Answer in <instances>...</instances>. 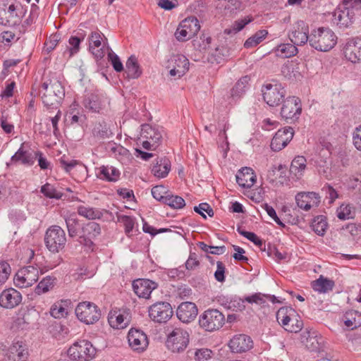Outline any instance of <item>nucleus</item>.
Wrapping results in <instances>:
<instances>
[{"label": "nucleus", "mask_w": 361, "mask_h": 361, "mask_svg": "<svg viewBox=\"0 0 361 361\" xmlns=\"http://www.w3.org/2000/svg\"><path fill=\"white\" fill-rule=\"evenodd\" d=\"M190 341L187 330L176 327L167 336L166 345L173 353H181L185 350Z\"/></svg>", "instance_id": "7"}, {"label": "nucleus", "mask_w": 361, "mask_h": 361, "mask_svg": "<svg viewBox=\"0 0 361 361\" xmlns=\"http://www.w3.org/2000/svg\"><path fill=\"white\" fill-rule=\"evenodd\" d=\"M224 323L225 316L216 309H208L199 317L200 327L209 332L220 329Z\"/></svg>", "instance_id": "8"}, {"label": "nucleus", "mask_w": 361, "mask_h": 361, "mask_svg": "<svg viewBox=\"0 0 361 361\" xmlns=\"http://www.w3.org/2000/svg\"><path fill=\"white\" fill-rule=\"evenodd\" d=\"M293 135L294 130L291 127L279 129L271 140L270 145L271 149L275 152L281 150L290 142Z\"/></svg>", "instance_id": "17"}, {"label": "nucleus", "mask_w": 361, "mask_h": 361, "mask_svg": "<svg viewBox=\"0 0 361 361\" xmlns=\"http://www.w3.org/2000/svg\"><path fill=\"white\" fill-rule=\"evenodd\" d=\"M85 35L83 33H78V36H72L70 37L68 42L71 45L70 53L71 56L78 53L80 49V44L83 41Z\"/></svg>", "instance_id": "53"}, {"label": "nucleus", "mask_w": 361, "mask_h": 361, "mask_svg": "<svg viewBox=\"0 0 361 361\" xmlns=\"http://www.w3.org/2000/svg\"><path fill=\"white\" fill-rule=\"evenodd\" d=\"M39 279V271L35 266H27L20 269L14 277V283L19 288L32 286Z\"/></svg>", "instance_id": "12"}, {"label": "nucleus", "mask_w": 361, "mask_h": 361, "mask_svg": "<svg viewBox=\"0 0 361 361\" xmlns=\"http://www.w3.org/2000/svg\"><path fill=\"white\" fill-rule=\"evenodd\" d=\"M128 341L130 348L137 352L144 351L149 344L147 335L137 329H131L129 331Z\"/></svg>", "instance_id": "18"}, {"label": "nucleus", "mask_w": 361, "mask_h": 361, "mask_svg": "<svg viewBox=\"0 0 361 361\" xmlns=\"http://www.w3.org/2000/svg\"><path fill=\"white\" fill-rule=\"evenodd\" d=\"M327 223L324 216H320L315 218L312 224V230L319 235H324L327 229Z\"/></svg>", "instance_id": "50"}, {"label": "nucleus", "mask_w": 361, "mask_h": 361, "mask_svg": "<svg viewBox=\"0 0 361 361\" xmlns=\"http://www.w3.org/2000/svg\"><path fill=\"white\" fill-rule=\"evenodd\" d=\"M85 109L92 112H99L102 109V102L101 97L96 94H87L83 102Z\"/></svg>", "instance_id": "38"}, {"label": "nucleus", "mask_w": 361, "mask_h": 361, "mask_svg": "<svg viewBox=\"0 0 361 361\" xmlns=\"http://www.w3.org/2000/svg\"><path fill=\"white\" fill-rule=\"evenodd\" d=\"M108 59L116 72L120 73L124 70L123 63L121 61L118 56L111 49H110L108 53Z\"/></svg>", "instance_id": "57"}, {"label": "nucleus", "mask_w": 361, "mask_h": 361, "mask_svg": "<svg viewBox=\"0 0 361 361\" xmlns=\"http://www.w3.org/2000/svg\"><path fill=\"white\" fill-rule=\"evenodd\" d=\"M237 231L241 235L246 238L247 239L255 243L256 245H258L261 249H262L263 245L265 247L264 243H263L262 240L255 233L252 232L246 231L245 230L241 229L240 228H238Z\"/></svg>", "instance_id": "55"}, {"label": "nucleus", "mask_w": 361, "mask_h": 361, "mask_svg": "<svg viewBox=\"0 0 361 361\" xmlns=\"http://www.w3.org/2000/svg\"><path fill=\"white\" fill-rule=\"evenodd\" d=\"M262 92L264 102L270 106H278L286 94L282 85L277 82L264 85Z\"/></svg>", "instance_id": "11"}, {"label": "nucleus", "mask_w": 361, "mask_h": 361, "mask_svg": "<svg viewBox=\"0 0 361 361\" xmlns=\"http://www.w3.org/2000/svg\"><path fill=\"white\" fill-rule=\"evenodd\" d=\"M343 54L352 63L361 61V37L350 39L343 47Z\"/></svg>", "instance_id": "20"}, {"label": "nucleus", "mask_w": 361, "mask_h": 361, "mask_svg": "<svg viewBox=\"0 0 361 361\" xmlns=\"http://www.w3.org/2000/svg\"><path fill=\"white\" fill-rule=\"evenodd\" d=\"M118 221L123 224L125 227V232L127 235H129L133 231L134 228V219L127 215H121L118 216Z\"/></svg>", "instance_id": "59"}, {"label": "nucleus", "mask_w": 361, "mask_h": 361, "mask_svg": "<svg viewBox=\"0 0 361 361\" xmlns=\"http://www.w3.org/2000/svg\"><path fill=\"white\" fill-rule=\"evenodd\" d=\"M276 319L287 331L297 333L302 329V321L290 307H281L276 312Z\"/></svg>", "instance_id": "3"}, {"label": "nucleus", "mask_w": 361, "mask_h": 361, "mask_svg": "<svg viewBox=\"0 0 361 361\" xmlns=\"http://www.w3.org/2000/svg\"><path fill=\"white\" fill-rule=\"evenodd\" d=\"M306 159L303 156H298L293 159L291 162L290 171L297 178L302 176L306 169Z\"/></svg>", "instance_id": "40"}, {"label": "nucleus", "mask_w": 361, "mask_h": 361, "mask_svg": "<svg viewBox=\"0 0 361 361\" xmlns=\"http://www.w3.org/2000/svg\"><path fill=\"white\" fill-rule=\"evenodd\" d=\"M171 170V161L166 157H161L156 159V162L152 169V173L157 178H165Z\"/></svg>", "instance_id": "33"}, {"label": "nucleus", "mask_w": 361, "mask_h": 361, "mask_svg": "<svg viewBox=\"0 0 361 361\" xmlns=\"http://www.w3.org/2000/svg\"><path fill=\"white\" fill-rule=\"evenodd\" d=\"M169 194V191L163 185H156L152 189V195L154 199L161 202H164L165 197Z\"/></svg>", "instance_id": "56"}, {"label": "nucleus", "mask_w": 361, "mask_h": 361, "mask_svg": "<svg viewBox=\"0 0 361 361\" xmlns=\"http://www.w3.org/2000/svg\"><path fill=\"white\" fill-rule=\"evenodd\" d=\"M180 24L192 37H194L200 29L199 20L194 16L186 18L180 22Z\"/></svg>", "instance_id": "44"}, {"label": "nucleus", "mask_w": 361, "mask_h": 361, "mask_svg": "<svg viewBox=\"0 0 361 361\" xmlns=\"http://www.w3.org/2000/svg\"><path fill=\"white\" fill-rule=\"evenodd\" d=\"M241 300L243 302H247L250 304L255 303L262 307L267 306V302L269 301L272 302L273 304L280 302V301L277 299L276 296L271 295L262 294L261 293H256L252 294V295L245 296Z\"/></svg>", "instance_id": "31"}, {"label": "nucleus", "mask_w": 361, "mask_h": 361, "mask_svg": "<svg viewBox=\"0 0 361 361\" xmlns=\"http://www.w3.org/2000/svg\"><path fill=\"white\" fill-rule=\"evenodd\" d=\"M197 307L191 302H184L179 305L176 310L178 318L183 323L193 321L197 315Z\"/></svg>", "instance_id": "26"}, {"label": "nucleus", "mask_w": 361, "mask_h": 361, "mask_svg": "<svg viewBox=\"0 0 361 361\" xmlns=\"http://www.w3.org/2000/svg\"><path fill=\"white\" fill-rule=\"evenodd\" d=\"M28 350L22 343H14L9 349L8 361H28Z\"/></svg>", "instance_id": "32"}, {"label": "nucleus", "mask_w": 361, "mask_h": 361, "mask_svg": "<svg viewBox=\"0 0 361 361\" xmlns=\"http://www.w3.org/2000/svg\"><path fill=\"white\" fill-rule=\"evenodd\" d=\"M282 75L288 79H298L300 77V73L298 67L293 63L285 64L281 67Z\"/></svg>", "instance_id": "48"}, {"label": "nucleus", "mask_w": 361, "mask_h": 361, "mask_svg": "<svg viewBox=\"0 0 361 361\" xmlns=\"http://www.w3.org/2000/svg\"><path fill=\"white\" fill-rule=\"evenodd\" d=\"M295 202L298 207L309 211L312 207L319 205L320 196L314 192H301L296 195Z\"/></svg>", "instance_id": "21"}, {"label": "nucleus", "mask_w": 361, "mask_h": 361, "mask_svg": "<svg viewBox=\"0 0 361 361\" xmlns=\"http://www.w3.org/2000/svg\"><path fill=\"white\" fill-rule=\"evenodd\" d=\"M120 171L114 166H102L99 168L98 177L109 182H116L118 180Z\"/></svg>", "instance_id": "36"}, {"label": "nucleus", "mask_w": 361, "mask_h": 361, "mask_svg": "<svg viewBox=\"0 0 361 361\" xmlns=\"http://www.w3.org/2000/svg\"><path fill=\"white\" fill-rule=\"evenodd\" d=\"M302 342L312 352H318L323 348L324 338L315 330L310 329L302 335Z\"/></svg>", "instance_id": "19"}, {"label": "nucleus", "mask_w": 361, "mask_h": 361, "mask_svg": "<svg viewBox=\"0 0 361 361\" xmlns=\"http://www.w3.org/2000/svg\"><path fill=\"white\" fill-rule=\"evenodd\" d=\"M39 93L42 94V102L47 109H57L65 97L64 87L57 80L44 82Z\"/></svg>", "instance_id": "1"}, {"label": "nucleus", "mask_w": 361, "mask_h": 361, "mask_svg": "<svg viewBox=\"0 0 361 361\" xmlns=\"http://www.w3.org/2000/svg\"><path fill=\"white\" fill-rule=\"evenodd\" d=\"M173 315V310L167 302H156L149 308V316L154 322L162 323L167 322Z\"/></svg>", "instance_id": "14"}, {"label": "nucleus", "mask_w": 361, "mask_h": 361, "mask_svg": "<svg viewBox=\"0 0 361 361\" xmlns=\"http://www.w3.org/2000/svg\"><path fill=\"white\" fill-rule=\"evenodd\" d=\"M22 8L20 3L14 0H2L0 1V24L2 25L19 23L22 16L19 10Z\"/></svg>", "instance_id": "6"}, {"label": "nucleus", "mask_w": 361, "mask_h": 361, "mask_svg": "<svg viewBox=\"0 0 361 361\" xmlns=\"http://www.w3.org/2000/svg\"><path fill=\"white\" fill-rule=\"evenodd\" d=\"M94 136L99 138H107L111 135V132L106 124L99 123L93 129Z\"/></svg>", "instance_id": "58"}, {"label": "nucleus", "mask_w": 361, "mask_h": 361, "mask_svg": "<svg viewBox=\"0 0 361 361\" xmlns=\"http://www.w3.org/2000/svg\"><path fill=\"white\" fill-rule=\"evenodd\" d=\"M109 151L114 154L115 157H126L129 154V151L126 148L116 143L109 145Z\"/></svg>", "instance_id": "62"}, {"label": "nucleus", "mask_w": 361, "mask_h": 361, "mask_svg": "<svg viewBox=\"0 0 361 361\" xmlns=\"http://www.w3.org/2000/svg\"><path fill=\"white\" fill-rule=\"evenodd\" d=\"M336 213L339 219L347 220L353 219L355 215V208L350 204H342L337 209Z\"/></svg>", "instance_id": "45"}, {"label": "nucleus", "mask_w": 361, "mask_h": 361, "mask_svg": "<svg viewBox=\"0 0 361 361\" xmlns=\"http://www.w3.org/2000/svg\"><path fill=\"white\" fill-rule=\"evenodd\" d=\"M66 241V233L59 226L54 225L47 228L44 235V243L51 252L56 253L62 250Z\"/></svg>", "instance_id": "5"}, {"label": "nucleus", "mask_w": 361, "mask_h": 361, "mask_svg": "<svg viewBox=\"0 0 361 361\" xmlns=\"http://www.w3.org/2000/svg\"><path fill=\"white\" fill-rule=\"evenodd\" d=\"M301 112L302 105L298 97H288L283 102L281 115L287 121L298 120Z\"/></svg>", "instance_id": "13"}, {"label": "nucleus", "mask_w": 361, "mask_h": 361, "mask_svg": "<svg viewBox=\"0 0 361 361\" xmlns=\"http://www.w3.org/2000/svg\"><path fill=\"white\" fill-rule=\"evenodd\" d=\"M126 72L129 78L137 79L142 74V70L138 64L137 58L132 55L126 63Z\"/></svg>", "instance_id": "35"}, {"label": "nucleus", "mask_w": 361, "mask_h": 361, "mask_svg": "<svg viewBox=\"0 0 361 361\" xmlns=\"http://www.w3.org/2000/svg\"><path fill=\"white\" fill-rule=\"evenodd\" d=\"M82 233L94 238L101 233V228L99 224L91 221L83 226Z\"/></svg>", "instance_id": "51"}, {"label": "nucleus", "mask_w": 361, "mask_h": 361, "mask_svg": "<svg viewBox=\"0 0 361 361\" xmlns=\"http://www.w3.org/2000/svg\"><path fill=\"white\" fill-rule=\"evenodd\" d=\"M249 81L250 78L248 76H244L238 80L235 86L231 90V97L233 99L241 97L245 94L248 87Z\"/></svg>", "instance_id": "42"}, {"label": "nucleus", "mask_w": 361, "mask_h": 361, "mask_svg": "<svg viewBox=\"0 0 361 361\" xmlns=\"http://www.w3.org/2000/svg\"><path fill=\"white\" fill-rule=\"evenodd\" d=\"M175 37L179 42H185L192 37L180 23L176 29Z\"/></svg>", "instance_id": "63"}, {"label": "nucleus", "mask_w": 361, "mask_h": 361, "mask_svg": "<svg viewBox=\"0 0 361 361\" xmlns=\"http://www.w3.org/2000/svg\"><path fill=\"white\" fill-rule=\"evenodd\" d=\"M334 281L333 280L324 278L320 276L319 278L312 283V288L319 293H327L334 287Z\"/></svg>", "instance_id": "37"}, {"label": "nucleus", "mask_w": 361, "mask_h": 361, "mask_svg": "<svg viewBox=\"0 0 361 361\" xmlns=\"http://www.w3.org/2000/svg\"><path fill=\"white\" fill-rule=\"evenodd\" d=\"M337 42V37L329 28L319 27L314 30L310 34V44L316 50L328 51L331 50Z\"/></svg>", "instance_id": "2"}, {"label": "nucleus", "mask_w": 361, "mask_h": 361, "mask_svg": "<svg viewBox=\"0 0 361 361\" xmlns=\"http://www.w3.org/2000/svg\"><path fill=\"white\" fill-rule=\"evenodd\" d=\"M59 40H60V37L59 35L55 34V35H51L49 37V39H47L46 41V42L44 43V51L49 54V52L53 51L55 49V47H56Z\"/></svg>", "instance_id": "61"}, {"label": "nucleus", "mask_w": 361, "mask_h": 361, "mask_svg": "<svg viewBox=\"0 0 361 361\" xmlns=\"http://www.w3.org/2000/svg\"><path fill=\"white\" fill-rule=\"evenodd\" d=\"M164 203L176 209H182L185 205L183 198L178 195H173L169 193L165 197Z\"/></svg>", "instance_id": "49"}, {"label": "nucleus", "mask_w": 361, "mask_h": 361, "mask_svg": "<svg viewBox=\"0 0 361 361\" xmlns=\"http://www.w3.org/2000/svg\"><path fill=\"white\" fill-rule=\"evenodd\" d=\"M133 289L139 298H149L157 284L149 279H138L133 282Z\"/></svg>", "instance_id": "27"}, {"label": "nucleus", "mask_w": 361, "mask_h": 361, "mask_svg": "<svg viewBox=\"0 0 361 361\" xmlns=\"http://www.w3.org/2000/svg\"><path fill=\"white\" fill-rule=\"evenodd\" d=\"M164 130L161 128L149 124L142 126L140 141L147 150L154 151L161 145Z\"/></svg>", "instance_id": "4"}, {"label": "nucleus", "mask_w": 361, "mask_h": 361, "mask_svg": "<svg viewBox=\"0 0 361 361\" xmlns=\"http://www.w3.org/2000/svg\"><path fill=\"white\" fill-rule=\"evenodd\" d=\"M96 349L87 340L75 342L68 350V355L76 361H90L94 357Z\"/></svg>", "instance_id": "9"}, {"label": "nucleus", "mask_w": 361, "mask_h": 361, "mask_svg": "<svg viewBox=\"0 0 361 361\" xmlns=\"http://www.w3.org/2000/svg\"><path fill=\"white\" fill-rule=\"evenodd\" d=\"M75 312L78 319L86 324L96 323L102 315L100 309L94 303L88 301L78 303Z\"/></svg>", "instance_id": "10"}, {"label": "nucleus", "mask_w": 361, "mask_h": 361, "mask_svg": "<svg viewBox=\"0 0 361 361\" xmlns=\"http://www.w3.org/2000/svg\"><path fill=\"white\" fill-rule=\"evenodd\" d=\"M268 31L267 30H259L254 35L250 37L244 43V47L246 49H251L257 46L261 43L267 36Z\"/></svg>", "instance_id": "43"}, {"label": "nucleus", "mask_w": 361, "mask_h": 361, "mask_svg": "<svg viewBox=\"0 0 361 361\" xmlns=\"http://www.w3.org/2000/svg\"><path fill=\"white\" fill-rule=\"evenodd\" d=\"M353 11L344 6L343 9L338 8L334 12L331 20L340 28H345L353 23Z\"/></svg>", "instance_id": "25"}, {"label": "nucleus", "mask_w": 361, "mask_h": 361, "mask_svg": "<svg viewBox=\"0 0 361 361\" xmlns=\"http://www.w3.org/2000/svg\"><path fill=\"white\" fill-rule=\"evenodd\" d=\"M65 222L68 230V235L71 238L75 237L78 233V219L72 216L65 217Z\"/></svg>", "instance_id": "54"}, {"label": "nucleus", "mask_w": 361, "mask_h": 361, "mask_svg": "<svg viewBox=\"0 0 361 361\" xmlns=\"http://www.w3.org/2000/svg\"><path fill=\"white\" fill-rule=\"evenodd\" d=\"M289 39L295 45L302 46L310 42L309 27L302 20L298 21L288 35Z\"/></svg>", "instance_id": "16"}, {"label": "nucleus", "mask_w": 361, "mask_h": 361, "mask_svg": "<svg viewBox=\"0 0 361 361\" xmlns=\"http://www.w3.org/2000/svg\"><path fill=\"white\" fill-rule=\"evenodd\" d=\"M228 346L231 352L242 353L252 348V340L245 334H237L230 340Z\"/></svg>", "instance_id": "24"}, {"label": "nucleus", "mask_w": 361, "mask_h": 361, "mask_svg": "<svg viewBox=\"0 0 361 361\" xmlns=\"http://www.w3.org/2000/svg\"><path fill=\"white\" fill-rule=\"evenodd\" d=\"M108 321L114 329H124L130 323V317L128 313L115 310L109 314Z\"/></svg>", "instance_id": "30"}, {"label": "nucleus", "mask_w": 361, "mask_h": 361, "mask_svg": "<svg viewBox=\"0 0 361 361\" xmlns=\"http://www.w3.org/2000/svg\"><path fill=\"white\" fill-rule=\"evenodd\" d=\"M238 184L243 188H250L256 182V175L250 168H243L236 175Z\"/></svg>", "instance_id": "29"}, {"label": "nucleus", "mask_w": 361, "mask_h": 361, "mask_svg": "<svg viewBox=\"0 0 361 361\" xmlns=\"http://www.w3.org/2000/svg\"><path fill=\"white\" fill-rule=\"evenodd\" d=\"M22 301V295L17 290L11 288L3 290L0 294V306L12 309L18 306Z\"/></svg>", "instance_id": "23"}, {"label": "nucleus", "mask_w": 361, "mask_h": 361, "mask_svg": "<svg viewBox=\"0 0 361 361\" xmlns=\"http://www.w3.org/2000/svg\"><path fill=\"white\" fill-rule=\"evenodd\" d=\"M102 37L104 35L100 31L92 32L89 37L90 49L97 60L102 59L105 55L104 47L107 44V39L103 42L102 46Z\"/></svg>", "instance_id": "22"}, {"label": "nucleus", "mask_w": 361, "mask_h": 361, "mask_svg": "<svg viewBox=\"0 0 361 361\" xmlns=\"http://www.w3.org/2000/svg\"><path fill=\"white\" fill-rule=\"evenodd\" d=\"M194 210L195 212L200 214L204 219H207L204 212H205L210 217L214 216L213 209L206 202L200 203L198 206H195L194 207Z\"/></svg>", "instance_id": "60"}, {"label": "nucleus", "mask_w": 361, "mask_h": 361, "mask_svg": "<svg viewBox=\"0 0 361 361\" xmlns=\"http://www.w3.org/2000/svg\"><path fill=\"white\" fill-rule=\"evenodd\" d=\"M77 212L80 216L90 220L100 219L102 216L99 209L85 205H79Z\"/></svg>", "instance_id": "39"}, {"label": "nucleus", "mask_w": 361, "mask_h": 361, "mask_svg": "<svg viewBox=\"0 0 361 361\" xmlns=\"http://www.w3.org/2000/svg\"><path fill=\"white\" fill-rule=\"evenodd\" d=\"M55 278L51 276H46L35 287V293L41 295L51 290L55 285Z\"/></svg>", "instance_id": "46"}, {"label": "nucleus", "mask_w": 361, "mask_h": 361, "mask_svg": "<svg viewBox=\"0 0 361 361\" xmlns=\"http://www.w3.org/2000/svg\"><path fill=\"white\" fill-rule=\"evenodd\" d=\"M66 302L61 300L53 304L50 309V314L56 319H61L68 314Z\"/></svg>", "instance_id": "47"}, {"label": "nucleus", "mask_w": 361, "mask_h": 361, "mask_svg": "<svg viewBox=\"0 0 361 361\" xmlns=\"http://www.w3.org/2000/svg\"><path fill=\"white\" fill-rule=\"evenodd\" d=\"M40 191L44 196L49 198L59 200L63 196V193L58 191L50 183H46L45 185H42Z\"/></svg>", "instance_id": "52"}, {"label": "nucleus", "mask_w": 361, "mask_h": 361, "mask_svg": "<svg viewBox=\"0 0 361 361\" xmlns=\"http://www.w3.org/2000/svg\"><path fill=\"white\" fill-rule=\"evenodd\" d=\"M345 325L350 330L361 326V312L356 310H349L343 316Z\"/></svg>", "instance_id": "34"}, {"label": "nucleus", "mask_w": 361, "mask_h": 361, "mask_svg": "<svg viewBox=\"0 0 361 361\" xmlns=\"http://www.w3.org/2000/svg\"><path fill=\"white\" fill-rule=\"evenodd\" d=\"M35 151L32 150L29 144L23 142L17 152L11 157V164H20L26 166H31L35 161Z\"/></svg>", "instance_id": "15"}, {"label": "nucleus", "mask_w": 361, "mask_h": 361, "mask_svg": "<svg viewBox=\"0 0 361 361\" xmlns=\"http://www.w3.org/2000/svg\"><path fill=\"white\" fill-rule=\"evenodd\" d=\"M172 61L173 68L169 71L171 76H177L178 78L183 76L189 69V61L183 55L177 54L173 56Z\"/></svg>", "instance_id": "28"}, {"label": "nucleus", "mask_w": 361, "mask_h": 361, "mask_svg": "<svg viewBox=\"0 0 361 361\" xmlns=\"http://www.w3.org/2000/svg\"><path fill=\"white\" fill-rule=\"evenodd\" d=\"M297 45L293 43L281 44L276 49V55L281 58H290L298 53Z\"/></svg>", "instance_id": "41"}, {"label": "nucleus", "mask_w": 361, "mask_h": 361, "mask_svg": "<svg viewBox=\"0 0 361 361\" xmlns=\"http://www.w3.org/2000/svg\"><path fill=\"white\" fill-rule=\"evenodd\" d=\"M200 265V261L195 252H190L188 259L185 262V267L188 271L194 270Z\"/></svg>", "instance_id": "64"}]
</instances>
